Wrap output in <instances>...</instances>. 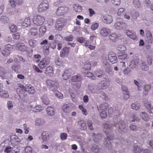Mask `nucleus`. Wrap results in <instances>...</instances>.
I'll use <instances>...</instances> for the list:
<instances>
[{
	"label": "nucleus",
	"mask_w": 153,
	"mask_h": 153,
	"mask_svg": "<svg viewBox=\"0 0 153 153\" xmlns=\"http://www.w3.org/2000/svg\"><path fill=\"white\" fill-rule=\"evenodd\" d=\"M104 131L105 133L108 138H105L104 140V144L106 147L108 149L111 148V144L109 140H112L114 138L112 134L111 131L110 127L111 126L108 124L106 123H103Z\"/></svg>",
	"instance_id": "obj_1"
},
{
	"label": "nucleus",
	"mask_w": 153,
	"mask_h": 153,
	"mask_svg": "<svg viewBox=\"0 0 153 153\" xmlns=\"http://www.w3.org/2000/svg\"><path fill=\"white\" fill-rule=\"evenodd\" d=\"M45 21L44 16L41 15L34 16L33 18V22L34 24L37 26H41L43 24Z\"/></svg>",
	"instance_id": "obj_2"
},
{
	"label": "nucleus",
	"mask_w": 153,
	"mask_h": 153,
	"mask_svg": "<svg viewBox=\"0 0 153 153\" xmlns=\"http://www.w3.org/2000/svg\"><path fill=\"white\" fill-rule=\"evenodd\" d=\"M49 8V5L47 0H44L39 4L37 10L38 12L42 13L46 11Z\"/></svg>",
	"instance_id": "obj_3"
},
{
	"label": "nucleus",
	"mask_w": 153,
	"mask_h": 153,
	"mask_svg": "<svg viewBox=\"0 0 153 153\" xmlns=\"http://www.w3.org/2000/svg\"><path fill=\"white\" fill-rule=\"evenodd\" d=\"M46 85L49 88H53V89H57L59 87V84L57 81L49 79L46 81Z\"/></svg>",
	"instance_id": "obj_4"
},
{
	"label": "nucleus",
	"mask_w": 153,
	"mask_h": 153,
	"mask_svg": "<svg viewBox=\"0 0 153 153\" xmlns=\"http://www.w3.org/2000/svg\"><path fill=\"white\" fill-rule=\"evenodd\" d=\"M22 85L19 86V88H18L16 89V92L18 95L19 96L20 98L22 100L24 99L27 97V95L26 93V91L25 89H24L22 88Z\"/></svg>",
	"instance_id": "obj_5"
},
{
	"label": "nucleus",
	"mask_w": 153,
	"mask_h": 153,
	"mask_svg": "<svg viewBox=\"0 0 153 153\" xmlns=\"http://www.w3.org/2000/svg\"><path fill=\"white\" fill-rule=\"evenodd\" d=\"M68 8L66 7L60 6L56 11V13L58 16L65 14L68 11Z\"/></svg>",
	"instance_id": "obj_6"
},
{
	"label": "nucleus",
	"mask_w": 153,
	"mask_h": 153,
	"mask_svg": "<svg viewBox=\"0 0 153 153\" xmlns=\"http://www.w3.org/2000/svg\"><path fill=\"white\" fill-rule=\"evenodd\" d=\"M49 63V60L47 58H44L39 62L38 66L41 69H43L46 67Z\"/></svg>",
	"instance_id": "obj_7"
},
{
	"label": "nucleus",
	"mask_w": 153,
	"mask_h": 153,
	"mask_svg": "<svg viewBox=\"0 0 153 153\" xmlns=\"http://www.w3.org/2000/svg\"><path fill=\"white\" fill-rule=\"evenodd\" d=\"M111 33V30L109 28L104 27L100 29V35L102 37H105L108 36Z\"/></svg>",
	"instance_id": "obj_8"
},
{
	"label": "nucleus",
	"mask_w": 153,
	"mask_h": 153,
	"mask_svg": "<svg viewBox=\"0 0 153 153\" xmlns=\"http://www.w3.org/2000/svg\"><path fill=\"white\" fill-rule=\"evenodd\" d=\"M108 59L109 61L112 64L116 63L117 62V59L116 54L113 52L109 53Z\"/></svg>",
	"instance_id": "obj_9"
},
{
	"label": "nucleus",
	"mask_w": 153,
	"mask_h": 153,
	"mask_svg": "<svg viewBox=\"0 0 153 153\" xmlns=\"http://www.w3.org/2000/svg\"><path fill=\"white\" fill-rule=\"evenodd\" d=\"M22 86L23 89H25L26 91L30 94H33L36 91L34 88L30 85H25V87L23 85H22Z\"/></svg>",
	"instance_id": "obj_10"
},
{
	"label": "nucleus",
	"mask_w": 153,
	"mask_h": 153,
	"mask_svg": "<svg viewBox=\"0 0 153 153\" xmlns=\"http://www.w3.org/2000/svg\"><path fill=\"white\" fill-rule=\"evenodd\" d=\"M73 107H74V105L72 103L64 105L62 107V110L64 112L68 113L73 109Z\"/></svg>",
	"instance_id": "obj_11"
},
{
	"label": "nucleus",
	"mask_w": 153,
	"mask_h": 153,
	"mask_svg": "<svg viewBox=\"0 0 153 153\" xmlns=\"http://www.w3.org/2000/svg\"><path fill=\"white\" fill-rule=\"evenodd\" d=\"M102 20L104 23L109 24L113 22V18L111 15H106L103 16Z\"/></svg>",
	"instance_id": "obj_12"
},
{
	"label": "nucleus",
	"mask_w": 153,
	"mask_h": 153,
	"mask_svg": "<svg viewBox=\"0 0 153 153\" xmlns=\"http://www.w3.org/2000/svg\"><path fill=\"white\" fill-rule=\"evenodd\" d=\"M118 126L119 128L123 132H125L127 131L126 126L124 122L123 121H120L118 123L115 125L116 127Z\"/></svg>",
	"instance_id": "obj_13"
},
{
	"label": "nucleus",
	"mask_w": 153,
	"mask_h": 153,
	"mask_svg": "<svg viewBox=\"0 0 153 153\" xmlns=\"http://www.w3.org/2000/svg\"><path fill=\"white\" fill-rule=\"evenodd\" d=\"M71 80L73 82H79V83L78 84V85H77V88H79L80 87L81 84L80 82L82 80V78L81 76L79 74H78L77 75L74 76H72Z\"/></svg>",
	"instance_id": "obj_14"
},
{
	"label": "nucleus",
	"mask_w": 153,
	"mask_h": 153,
	"mask_svg": "<svg viewBox=\"0 0 153 153\" xmlns=\"http://www.w3.org/2000/svg\"><path fill=\"white\" fill-rule=\"evenodd\" d=\"M15 47L18 50L22 51H25L27 49V47L24 44L19 42L16 43Z\"/></svg>",
	"instance_id": "obj_15"
},
{
	"label": "nucleus",
	"mask_w": 153,
	"mask_h": 153,
	"mask_svg": "<svg viewBox=\"0 0 153 153\" xmlns=\"http://www.w3.org/2000/svg\"><path fill=\"white\" fill-rule=\"evenodd\" d=\"M109 115L111 116V115H113L114 116H119L120 114L119 110L115 109L113 110V109L111 107L109 108L108 110Z\"/></svg>",
	"instance_id": "obj_16"
},
{
	"label": "nucleus",
	"mask_w": 153,
	"mask_h": 153,
	"mask_svg": "<svg viewBox=\"0 0 153 153\" xmlns=\"http://www.w3.org/2000/svg\"><path fill=\"white\" fill-rule=\"evenodd\" d=\"M114 26L117 29L120 30L126 27V25L123 22H117L114 24Z\"/></svg>",
	"instance_id": "obj_17"
},
{
	"label": "nucleus",
	"mask_w": 153,
	"mask_h": 153,
	"mask_svg": "<svg viewBox=\"0 0 153 153\" xmlns=\"http://www.w3.org/2000/svg\"><path fill=\"white\" fill-rule=\"evenodd\" d=\"M45 75L48 76H52L53 74V68L51 66H49L46 68L45 71Z\"/></svg>",
	"instance_id": "obj_18"
},
{
	"label": "nucleus",
	"mask_w": 153,
	"mask_h": 153,
	"mask_svg": "<svg viewBox=\"0 0 153 153\" xmlns=\"http://www.w3.org/2000/svg\"><path fill=\"white\" fill-rule=\"evenodd\" d=\"M7 72V70L5 68L0 65V76L2 79H6L5 75Z\"/></svg>",
	"instance_id": "obj_19"
},
{
	"label": "nucleus",
	"mask_w": 153,
	"mask_h": 153,
	"mask_svg": "<svg viewBox=\"0 0 153 153\" xmlns=\"http://www.w3.org/2000/svg\"><path fill=\"white\" fill-rule=\"evenodd\" d=\"M91 65L90 62L87 61L85 62L82 65V68L85 70H90L91 69Z\"/></svg>",
	"instance_id": "obj_20"
},
{
	"label": "nucleus",
	"mask_w": 153,
	"mask_h": 153,
	"mask_svg": "<svg viewBox=\"0 0 153 153\" xmlns=\"http://www.w3.org/2000/svg\"><path fill=\"white\" fill-rule=\"evenodd\" d=\"M41 137L44 142H46L50 140V136L46 132H43L41 135Z\"/></svg>",
	"instance_id": "obj_21"
},
{
	"label": "nucleus",
	"mask_w": 153,
	"mask_h": 153,
	"mask_svg": "<svg viewBox=\"0 0 153 153\" xmlns=\"http://www.w3.org/2000/svg\"><path fill=\"white\" fill-rule=\"evenodd\" d=\"M119 36L116 33H113L111 34L109 36V39L113 42H116L119 39Z\"/></svg>",
	"instance_id": "obj_22"
},
{
	"label": "nucleus",
	"mask_w": 153,
	"mask_h": 153,
	"mask_svg": "<svg viewBox=\"0 0 153 153\" xmlns=\"http://www.w3.org/2000/svg\"><path fill=\"white\" fill-rule=\"evenodd\" d=\"M70 50V48L67 47H64L60 53V56L61 57H63L65 56V55H68L69 53Z\"/></svg>",
	"instance_id": "obj_23"
},
{
	"label": "nucleus",
	"mask_w": 153,
	"mask_h": 153,
	"mask_svg": "<svg viewBox=\"0 0 153 153\" xmlns=\"http://www.w3.org/2000/svg\"><path fill=\"white\" fill-rule=\"evenodd\" d=\"M139 62V59H134L131 61L129 66L132 68H134L138 65Z\"/></svg>",
	"instance_id": "obj_24"
},
{
	"label": "nucleus",
	"mask_w": 153,
	"mask_h": 153,
	"mask_svg": "<svg viewBox=\"0 0 153 153\" xmlns=\"http://www.w3.org/2000/svg\"><path fill=\"white\" fill-rule=\"evenodd\" d=\"M64 25L62 22L58 20L56 23V28L59 30H61L64 27Z\"/></svg>",
	"instance_id": "obj_25"
},
{
	"label": "nucleus",
	"mask_w": 153,
	"mask_h": 153,
	"mask_svg": "<svg viewBox=\"0 0 153 153\" xmlns=\"http://www.w3.org/2000/svg\"><path fill=\"white\" fill-rule=\"evenodd\" d=\"M118 57L119 59H125L127 58L128 55L125 53V51L118 53Z\"/></svg>",
	"instance_id": "obj_26"
},
{
	"label": "nucleus",
	"mask_w": 153,
	"mask_h": 153,
	"mask_svg": "<svg viewBox=\"0 0 153 153\" xmlns=\"http://www.w3.org/2000/svg\"><path fill=\"white\" fill-rule=\"evenodd\" d=\"M93 136H94V140L97 143H99L101 140L102 136L100 134H98L96 135L94 133H93Z\"/></svg>",
	"instance_id": "obj_27"
},
{
	"label": "nucleus",
	"mask_w": 153,
	"mask_h": 153,
	"mask_svg": "<svg viewBox=\"0 0 153 153\" xmlns=\"http://www.w3.org/2000/svg\"><path fill=\"white\" fill-rule=\"evenodd\" d=\"M30 19L29 17L26 18L25 19L24 22L22 23V25L26 27H27L30 25Z\"/></svg>",
	"instance_id": "obj_28"
},
{
	"label": "nucleus",
	"mask_w": 153,
	"mask_h": 153,
	"mask_svg": "<svg viewBox=\"0 0 153 153\" xmlns=\"http://www.w3.org/2000/svg\"><path fill=\"white\" fill-rule=\"evenodd\" d=\"M0 97L3 98H7L9 97V95L8 93L5 90L0 89Z\"/></svg>",
	"instance_id": "obj_29"
},
{
	"label": "nucleus",
	"mask_w": 153,
	"mask_h": 153,
	"mask_svg": "<svg viewBox=\"0 0 153 153\" xmlns=\"http://www.w3.org/2000/svg\"><path fill=\"white\" fill-rule=\"evenodd\" d=\"M48 114L51 116H52L55 114V111L54 108L51 107H48L46 109Z\"/></svg>",
	"instance_id": "obj_30"
},
{
	"label": "nucleus",
	"mask_w": 153,
	"mask_h": 153,
	"mask_svg": "<svg viewBox=\"0 0 153 153\" xmlns=\"http://www.w3.org/2000/svg\"><path fill=\"white\" fill-rule=\"evenodd\" d=\"M46 31V28L45 26H42L39 28V35L41 36L44 35Z\"/></svg>",
	"instance_id": "obj_31"
},
{
	"label": "nucleus",
	"mask_w": 153,
	"mask_h": 153,
	"mask_svg": "<svg viewBox=\"0 0 153 153\" xmlns=\"http://www.w3.org/2000/svg\"><path fill=\"white\" fill-rule=\"evenodd\" d=\"M143 150V148H140V147L137 145L133 147V151L134 153H141Z\"/></svg>",
	"instance_id": "obj_32"
},
{
	"label": "nucleus",
	"mask_w": 153,
	"mask_h": 153,
	"mask_svg": "<svg viewBox=\"0 0 153 153\" xmlns=\"http://www.w3.org/2000/svg\"><path fill=\"white\" fill-rule=\"evenodd\" d=\"M79 123L80 125V128L83 130H85L87 129V126L86 123L83 120H81L79 122Z\"/></svg>",
	"instance_id": "obj_33"
},
{
	"label": "nucleus",
	"mask_w": 153,
	"mask_h": 153,
	"mask_svg": "<svg viewBox=\"0 0 153 153\" xmlns=\"http://www.w3.org/2000/svg\"><path fill=\"white\" fill-rule=\"evenodd\" d=\"M74 10L76 13H80L82 11V8L80 5L75 4L74 6Z\"/></svg>",
	"instance_id": "obj_34"
},
{
	"label": "nucleus",
	"mask_w": 153,
	"mask_h": 153,
	"mask_svg": "<svg viewBox=\"0 0 153 153\" xmlns=\"http://www.w3.org/2000/svg\"><path fill=\"white\" fill-rule=\"evenodd\" d=\"M133 5L136 9L139 8L141 7V5L139 0H134Z\"/></svg>",
	"instance_id": "obj_35"
},
{
	"label": "nucleus",
	"mask_w": 153,
	"mask_h": 153,
	"mask_svg": "<svg viewBox=\"0 0 153 153\" xmlns=\"http://www.w3.org/2000/svg\"><path fill=\"white\" fill-rule=\"evenodd\" d=\"M109 106L108 104L106 102H104L100 105V108L102 111H105Z\"/></svg>",
	"instance_id": "obj_36"
},
{
	"label": "nucleus",
	"mask_w": 153,
	"mask_h": 153,
	"mask_svg": "<svg viewBox=\"0 0 153 153\" xmlns=\"http://www.w3.org/2000/svg\"><path fill=\"white\" fill-rule=\"evenodd\" d=\"M117 50L119 51L118 52L125 51L126 50V48L123 45H119L117 47Z\"/></svg>",
	"instance_id": "obj_37"
},
{
	"label": "nucleus",
	"mask_w": 153,
	"mask_h": 153,
	"mask_svg": "<svg viewBox=\"0 0 153 153\" xmlns=\"http://www.w3.org/2000/svg\"><path fill=\"white\" fill-rule=\"evenodd\" d=\"M42 101L45 105H48L49 103V101L46 95H44L42 98Z\"/></svg>",
	"instance_id": "obj_38"
},
{
	"label": "nucleus",
	"mask_w": 153,
	"mask_h": 153,
	"mask_svg": "<svg viewBox=\"0 0 153 153\" xmlns=\"http://www.w3.org/2000/svg\"><path fill=\"white\" fill-rule=\"evenodd\" d=\"M84 75L85 76L88 77L92 79H94L95 77L94 75L91 73L90 72H87V73H84Z\"/></svg>",
	"instance_id": "obj_39"
},
{
	"label": "nucleus",
	"mask_w": 153,
	"mask_h": 153,
	"mask_svg": "<svg viewBox=\"0 0 153 153\" xmlns=\"http://www.w3.org/2000/svg\"><path fill=\"white\" fill-rule=\"evenodd\" d=\"M50 45V44L48 43V44L45 45L43 48V49L44 52H46L47 53H48L49 52V48Z\"/></svg>",
	"instance_id": "obj_40"
},
{
	"label": "nucleus",
	"mask_w": 153,
	"mask_h": 153,
	"mask_svg": "<svg viewBox=\"0 0 153 153\" xmlns=\"http://www.w3.org/2000/svg\"><path fill=\"white\" fill-rule=\"evenodd\" d=\"M10 53V51L8 49H5L2 50L1 53L4 56H8Z\"/></svg>",
	"instance_id": "obj_41"
},
{
	"label": "nucleus",
	"mask_w": 153,
	"mask_h": 153,
	"mask_svg": "<svg viewBox=\"0 0 153 153\" xmlns=\"http://www.w3.org/2000/svg\"><path fill=\"white\" fill-rule=\"evenodd\" d=\"M43 108L41 105H37L35 107L34 109H33V112H39L42 111Z\"/></svg>",
	"instance_id": "obj_42"
},
{
	"label": "nucleus",
	"mask_w": 153,
	"mask_h": 153,
	"mask_svg": "<svg viewBox=\"0 0 153 153\" xmlns=\"http://www.w3.org/2000/svg\"><path fill=\"white\" fill-rule=\"evenodd\" d=\"M79 109L81 110L83 114L85 116L87 115L88 113L87 111V110L82 105H79Z\"/></svg>",
	"instance_id": "obj_43"
},
{
	"label": "nucleus",
	"mask_w": 153,
	"mask_h": 153,
	"mask_svg": "<svg viewBox=\"0 0 153 153\" xmlns=\"http://www.w3.org/2000/svg\"><path fill=\"white\" fill-rule=\"evenodd\" d=\"M20 68V66H19L15 65H13L11 67L12 70L17 73L19 72Z\"/></svg>",
	"instance_id": "obj_44"
},
{
	"label": "nucleus",
	"mask_w": 153,
	"mask_h": 153,
	"mask_svg": "<svg viewBox=\"0 0 153 153\" xmlns=\"http://www.w3.org/2000/svg\"><path fill=\"white\" fill-rule=\"evenodd\" d=\"M30 33L33 36H35L38 34L37 29L35 28H33L30 29Z\"/></svg>",
	"instance_id": "obj_45"
},
{
	"label": "nucleus",
	"mask_w": 153,
	"mask_h": 153,
	"mask_svg": "<svg viewBox=\"0 0 153 153\" xmlns=\"http://www.w3.org/2000/svg\"><path fill=\"white\" fill-rule=\"evenodd\" d=\"M141 116L142 119L145 121H147L149 120L148 115L146 113L144 112H142V114H141Z\"/></svg>",
	"instance_id": "obj_46"
},
{
	"label": "nucleus",
	"mask_w": 153,
	"mask_h": 153,
	"mask_svg": "<svg viewBox=\"0 0 153 153\" xmlns=\"http://www.w3.org/2000/svg\"><path fill=\"white\" fill-rule=\"evenodd\" d=\"M10 140L12 142H13L14 143H15L16 142H18L19 141V139L18 136L14 135L12 136Z\"/></svg>",
	"instance_id": "obj_47"
},
{
	"label": "nucleus",
	"mask_w": 153,
	"mask_h": 153,
	"mask_svg": "<svg viewBox=\"0 0 153 153\" xmlns=\"http://www.w3.org/2000/svg\"><path fill=\"white\" fill-rule=\"evenodd\" d=\"M105 71L108 73H110L111 71V67L110 65L109 64H105Z\"/></svg>",
	"instance_id": "obj_48"
},
{
	"label": "nucleus",
	"mask_w": 153,
	"mask_h": 153,
	"mask_svg": "<svg viewBox=\"0 0 153 153\" xmlns=\"http://www.w3.org/2000/svg\"><path fill=\"white\" fill-rule=\"evenodd\" d=\"M99 26V24L97 23H93L91 26V29L92 30H96Z\"/></svg>",
	"instance_id": "obj_49"
},
{
	"label": "nucleus",
	"mask_w": 153,
	"mask_h": 153,
	"mask_svg": "<svg viewBox=\"0 0 153 153\" xmlns=\"http://www.w3.org/2000/svg\"><path fill=\"white\" fill-rule=\"evenodd\" d=\"M74 39V36L72 35H70L64 37V40L67 42H71Z\"/></svg>",
	"instance_id": "obj_50"
},
{
	"label": "nucleus",
	"mask_w": 153,
	"mask_h": 153,
	"mask_svg": "<svg viewBox=\"0 0 153 153\" xmlns=\"http://www.w3.org/2000/svg\"><path fill=\"white\" fill-rule=\"evenodd\" d=\"M28 43L30 45L32 48L35 47L36 45V41L33 39H30L28 41Z\"/></svg>",
	"instance_id": "obj_51"
},
{
	"label": "nucleus",
	"mask_w": 153,
	"mask_h": 153,
	"mask_svg": "<svg viewBox=\"0 0 153 153\" xmlns=\"http://www.w3.org/2000/svg\"><path fill=\"white\" fill-rule=\"evenodd\" d=\"M32 150L31 147L27 146L26 147L23 152L22 153H32Z\"/></svg>",
	"instance_id": "obj_52"
},
{
	"label": "nucleus",
	"mask_w": 153,
	"mask_h": 153,
	"mask_svg": "<svg viewBox=\"0 0 153 153\" xmlns=\"http://www.w3.org/2000/svg\"><path fill=\"white\" fill-rule=\"evenodd\" d=\"M125 10V9L123 8H119L117 12V14L119 16H121L123 15V14L124 11Z\"/></svg>",
	"instance_id": "obj_53"
},
{
	"label": "nucleus",
	"mask_w": 153,
	"mask_h": 153,
	"mask_svg": "<svg viewBox=\"0 0 153 153\" xmlns=\"http://www.w3.org/2000/svg\"><path fill=\"white\" fill-rule=\"evenodd\" d=\"M10 29L11 32L12 33L15 32L17 31V27L15 25H12L10 26Z\"/></svg>",
	"instance_id": "obj_54"
},
{
	"label": "nucleus",
	"mask_w": 153,
	"mask_h": 153,
	"mask_svg": "<svg viewBox=\"0 0 153 153\" xmlns=\"http://www.w3.org/2000/svg\"><path fill=\"white\" fill-rule=\"evenodd\" d=\"M55 62L56 65L58 66L61 65L62 64V60L59 58L56 59L55 60Z\"/></svg>",
	"instance_id": "obj_55"
},
{
	"label": "nucleus",
	"mask_w": 153,
	"mask_h": 153,
	"mask_svg": "<svg viewBox=\"0 0 153 153\" xmlns=\"http://www.w3.org/2000/svg\"><path fill=\"white\" fill-rule=\"evenodd\" d=\"M91 149L92 151L95 153L98 152L99 151H100V149H99L97 147V146H92L91 147Z\"/></svg>",
	"instance_id": "obj_56"
},
{
	"label": "nucleus",
	"mask_w": 153,
	"mask_h": 153,
	"mask_svg": "<svg viewBox=\"0 0 153 153\" xmlns=\"http://www.w3.org/2000/svg\"><path fill=\"white\" fill-rule=\"evenodd\" d=\"M143 71H147L149 69L148 65L144 62L142 63L140 65Z\"/></svg>",
	"instance_id": "obj_57"
},
{
	"label": "nucleus",
	"mask_w": 153,
	"mask_h": 153,
	"mask_svg": "<svg viewBox=\"0 0 153 153\" xmlns=\"http://www.w3.org/2000/svg\"><path fill=\"white\" fill-rule=\"evenodd\" d=\"M55 95L56 97L60 99L62 98L63 97V94L58 91H55Z\"/></svg>",
	"instance_id": "obj_58"
},
{
	"label": "nucleus",
	"mask_w": 153,
	"mask_h": 153,
	"mask_svg": "<svg viewBox=\"0 0 153 153\" xmlns=\"http://www.w3.org/2000/svg\"><path fill=\"white\" fill-rule=\"evenodd\" d=\"M100 115L102 118H105L107 117V114L105 111H102L100 112Z\"/></svg>",
	"instance_id": "obj_59"
},
{
	"label": "nucleus",
	"mask_w": 153,
	"mask_h": 153,
	"mask_svg": "<svg viewBox=\"0 0 153 153\" xmlns=\"http://www.w3.org/2000/svg\"><path fill=\"white\" fill-rule=\"evenodd\" d=\"M151 88L150 86L148 85H146L144 86V89L145 91L143 93L145 95L148 94V91H149Z\"/></svg>",
	"instance_id": "obj_60"
},
{
	"label": "nucleus",
	"mask_w": 153,
	"mask_h": 153,
	"mask_svg": "<svg viewBox=\"0 0 153 153\" xmlns=\"http://www.w3.org/2000/svg\"><path fill=\"white\" fill-rule=\"evenodd\" d=\"M95 74L96 76L98 77H101L103 74V73L102 71L100 70L96 71L95 72Z\"/></svg>",
	"instance_id": "obj_61"
},
{
	"label": "nucleus",
	"mask_w": 153,
	"mask_h": 153,
	"mask_svg": "<svg viewBox=\"0 0 153 153\" xmlns=\"http://www.w3.org/2000/svg\"><path fill=\"white\" fill-rule=\"evenodd\" d=\"M0 20L1 22L5 23L8 20V19L6 16H2Z\"/></svg>",
	"instance_id": "obj_62"
},
{
	"label": "nucleus",
	"mask_w": 153,
	"mask_h": 153,
	"mask_svg": "<svg viewBox=\"0 0 153 153\" xmlns=\"http://www.w3.org/2000/svg\"><path fill=\"white\" fill-rule=\"evenodd\" d=\"M60 137L61 139L62 140H64L67 139L68 135L66 133H63L60 134Z\"/></svg>",
	"instance_id": "obj_63"
},
{
	"label": "nucleus",
	"mask_w": 153,
	"mask_h": 153,
	"mask_svg": "<svg viewBox=\"0 0 153 153\" xmlns=\"http://www.w3.org/2000/svg\"><path fill=\"white\" fill-rule=\"evenodd\" d=\"M148 63L149 65H151L152 64V60H153V56H148L147 58Z\"/></svg>",
	"instance_id": "obj_64"
}]
</instances>
